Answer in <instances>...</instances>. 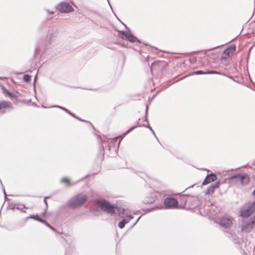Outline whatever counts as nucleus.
<instances>
[{"label":"nucleus","mask_w":255,"mask_h":255,"mask_svg":"<svg viewBox=\"0 0 255 255\" xmlns=\"http://www.w3.org/2000/svg\"><path fill=\"white\" fill-rule=\"evenodd\" d=\"M47 11H48V12H49L50 14H53L54 13L53 11H49V10H47Z\"/></svg>","instance_id":"29"},{"label":"nucleus","mask_w":255,"mask_h":255,"mask_svg":"<svg viewBox=\"0 0 255 255\" xmlns=\"http://www.w3.org/2000/svg\"><path fill=\"white\" fill-rule=\"evenodd\" d=\"M147 106L146 107V114H147Z\"/></svg>","instance_id":"34"},{"label":"nucleus","mask_w":255,"mask_h":255,"mask_svg":"<svg viewBox=\"0 0 255 255\" xmlns=\"http://www.w3.org/2000/svg\"><path fill=\"white\" fill-rule=\"evenodd\" d=\"M77 119H78V118H77ZM79 120L80 121H82V120H81V119H79ZM82 121H83V120H82Z\"/></svg>","instance_id":"36"},{"label":"nucleus","mask_w":255,"mask_h":255,"mask_svg":"<svg viewBox=\"0 0 255 255\" xmlns=\"http://www.w3.org/2000/svg\"><path fill=\"white\" fill-rule=\"evenodd\" d=\"M49 198L48 197H45V198H44V202L45 203V205H46V207H48V204H47V201H46V199L47 198Z\"/></svg>","instance_id":"27"},{"label":"nucleus","mask_w":255,"mask_h":255,"mask_svg":"<svg viewBox=\"0 0 255 255\" xmlns=\"http://www.w3.org/2000/svg\"><path fill=\"white\" fill-rule=\"evenodd\" d=\"M12 108V104L9 101H0V115L4 113L8 108Z\"/></svg>","instance_id":"8"},{"label":"nucleus","mask_w":255,"mask_h":255,"mask_svg":"<svg viewBox=\"0 0 255 255\" xmlns=\"http://www.w3.org/2000/svg\"><path fill=\"white\" fill-rule=\"evenodd\" d=\"M62 182H66L68 184V185H71V184L70 183V180L67 178H63L61 179Z\"/></svg>","instance_id":"24"},{"label":"nucleus","mask_w":255,"mask_h":255,"mask_svg":"<svg viewBox=\"0 0 255 255\" xmlns=\"http://www.w3.org/2000/svg\"><path fill=\"white\" fill-rule=\"evenodd\" d=\"M255 211V202H249L241 209L240 215L242 217H248Z\"/></svg>","instance_id":"4"},{"label":"nucleus","mask_w":255,"mask_h":255,"mask_svg":"<svg viewBox=\"0 0 255 255\" xmlns=\"http://www.w3.org/2000/svg\"><path fill=\"white\" fill-rule=\"evenodd\" d=\"M98 203L103 211L111 215L113 214L116 211H117L120 215L125 214V210L124 209L114 206L106 200L99 201Z\"/></svg>","instance_id":"1"},{"label":"nucleus","mask_w":255,"mask_h":255,"mask_svg":"<svg viewBox=\"0 0 255 255\" xmlns=\"http://www.w3.org/2000/svg\"><path fill=\"white\" fill-rule=\"evenodd\" d=\"M87 199L88 197L86 194H80L71 199L68 203V205L71 208H76L83 205Z\"/></svg>","instance_id":"2"},{"label":"nucleus","mask_w":255,"mask_h":255,"mask_svg":"<svg viewBox=\"0 0 255 255\" xmlns=\"http://www.w3.org/2000/svg\"><path fill=\"white\" fill-rule=\"evenodd\" d=\"M253 194L254 195V196L255 197V189L254 190V191H253Z\"/></svg>","instance_id":"31"},{"label":"nucleus","mask_w":255,"mask_h":255,"mask_svg":"<svg viewBox=\"0 0 255 255\" xmlns=\"http://www.w3.org/2000/svg\"><path fill=\"white\" fill-rule=\"evenodd\" d=\"M230 181L237 185H245L248 184L250 181V177L247 174H237L232 176Z\"/></svg>","instance_id":"3"},{"label":"nucleus","mask_w":255,"mask_h":255,"mask_svg":"<svg viewBox=\"0 0 255 255\" xmlns=\"http://www.w3.org/2000/svg\"><path fill=\"white\" fill-rule=\"evenodd\" d=\"M236 48V46L235 45H230L224 50V54L229 56L235 51Z\"/></svg>","instance_id":"15"},{"label":"nucleus","mask_w":255,"mask_h":255,"mask_svg":"<svg viewBox=\"0 0 255 255\" xmlns=\"http://www.w3.org/2000/svg\"><path fill=\"white\" fill-rule=\"evenodd\" d=\"M222 74L220 72L216 71H207L204 72L202 70L196 71L192 73L193 75H200V74Z\"/></svg>","instance_id":"14"},{"label":"nucleus","mask_w":255,"mask_h":255,"mask_svg":"<svg viewBox=\"0 0 255 255\" xmlns=\"http://www.w3.org/2000/svg\"><path fill=\"white\" fill-rule=\"evenodd\" d=\"M141 216L139 217L136 220V221L134 223V224H133L132 226H134L136 223L138 221V220H139V219L140 218Z\"/></svg>","instance_id":"28"},{"label":"nucleus","mask_w":255,"mask_h":255,"mask_svg":"<svg viewBox=\"0 0 255 255\" xmlns=\"http://www.w3.org/2000/svg\"><path fill=\"white\" fill-rule=\"evenodd\" d=\"M178 206L176 199L173 197H166L164 200V206H161L160 209H173Z\"/></svg>","instance_id":"6"},{"label":"nucleus","mask_w":255,"mask_h":255,"mask_svg":"<svg viewBox=\"0 0 255 255\" xmlns=\"http://www.w3.org/2000/svg\"><path fill=\"white\" fill-rule=\"evenodd\" d=\"M56 8L58 11L63 13H69L74 10L72 6L66 2H60L56 6Z\"/></svg>","instance_id":"7"},{"label":"nucleus","mask_w":255,"mask_h":255,"mask_svg":"<svg viewBox=\"0 0 255 255\" xmlns=\"http://www.w3.org/2000/svg\"><path fill=\"white\" fill-rule=\"evenodd\" d=\"M136 126H134V127H131L130 128H129L126 132V134H127L130 131H131V130H132L133 129H134L135 128H136Z\"/></svg>","instance_id":"26"},{"label":"nucleus","mask_w":255,"mask_h":255,"mask_svg":"<svg viewBox=\"0 0 255 255\" xmlns=\"http://www.w3.org/2000/svg\"><path fill=\"white\" fill-rule=\"evenodd\" d=\"M71 116L74 117H75V116L73 115V114L72 113V115H70Z\"/></svg>","instance_id":"35"},{"label":"nucleus","mask_w":255,"mask_h":255,"mask_svg":"<svg viewBox=\"0 0 255 255\" xmlns=\"http://www.w3.org/2000/svg\"><path fill=\"white\" fill-rule=\"evenodd\" d=\"M145 120L147 122V126H145V125H142V126L147 127L150 130V131L152 132V133L154 134V135L156 137L155 133L154 130L152 129V128L149 126L148 121L146 119H145ZM137 126H138V127H140V126H142L141 125L139 124V123L138 122L137 123Z\"/></svg>","instance_id":"18"},{"label":"nucleus","mask_w":255,"mask_h":255,"mask_svg":"<svg viewBox=\"0 0 255 255\" xmlns=\"http://www.w3.org/2000/svg\"><path fill=\"white\" fill-rule=\"evenodd\" d=\"M47 227H48V228H49L50 229H51L52 230L56 232V230L55 228H54L53 227H52L51 225H50L47 222H45V223L44 224Z\"/></svg>","instance_id":"25"},{"label":"nucleus","mask_w":255,"mask_h":255,"mask_svg":"<svg viewBox=\"0 0 255 255\" xmlns=\"http://www.w3.org/2000/svg\"><path fill=\"white\" fill-rule=\"evenodd\" d=\"M220 185V182L217 181L216 182L212 184H211L210 186H208V187L207 189V190L206 191V194H211L213 193L215 189L217 188Z\"/></svg>","instance_id":"13"},{"label":"nucleus","mask_w":255,"mask_h":255,"mask_svg":"<svg viewBox=\"0 0 255 255\" xmlns=\"http://www.w3.org/2000/svg\"><path fill=\"white\" fill-rule=\"evenodd\" d=\"M216 179H217V176L215 174H214L213 173L208 174L206 176V177L205 178L204 180L203 181L202 184L203 185L208 184L212 181H214L215 180H216Z\"/></svg>","instance_id":"11"},{"label":"nucleus","mask_w":255,"mask_h":255,"mask_svg":"<svg viewBox=\"0 0 255 255\" xmlns=\"http://www.w3.org/2000/svg\"><path fill=\"white\" fill-rule=\"evenodd\" d=\"M125 221L122 220L120 221L118 224V226L120 228L123 229L125 226Z\"/></svg>","instance_id":"23"},{"label":"nucleus","mask_w":255,"mask_h":255,"mask_svg":"<svg viewBox=\"0 0 255 255\" xmlns=\"http://www.w3.org/2000/svg\"><path fill=\"white\" fill-rule=\"evenodd\" d=\"M1 89L2 90V93L5 97H8L10 99H15L17 98L15 94L10 92L8 90L6 89L3 86H1Z\"/></svg>","instance_id":"12"},{"label":"nucleus","mask_w":255,"mask_h":255,"mask_svg":"<svg viewBox=\"0 0 255 255\" xmlns=\"http://www.w3.org/2000/svg\"><path fill=\"white\" fill-rule=\"evenodd\" d=\"M255 229V216L242 221L241 232L249 233Z\"/></svg>","instance_id":"5"},{"label":"nucleus","mask_w":255,"mask_h":255,"mask_svg":"<svg viewBox=\"0 0 255 255\" xmlns=\"http://www.w3.org/2000/svg\"><path fill=\"white\" fill-rule=\"evenodd\" d=\"M3 192H4V195H6V193H5V192L4 188L3 189Z\"/></svg>","instance_id":"33"},{"label":"nucleus","mask_w":255,"mask_h":255,"mask_svg":"<svg viewBox=\"0 0 255 255\" xmlns=\"http://www.w3.org/2000/svg\"><path fill=\"white\" fill-rule=\"evenodd\" d=\"M17 209H20V208H16Z\"/></svg>","instance_id":"38"},{"label":"nucleus","mask_w":255,"mask_h":255,"mask_svg":"<svg viewBox=\"0 0 255 255\" xmlns=\"http://www.w3.org/2000/svg\"><path fill=\"white\" fill-rule=\"evenodd\" d=\"M5 78H6L5 77H0V80H3Z\"/></svg>","instance_id":"30"},{"label":"nucleus","mask_w":255,"mask_h":255,"mask_svg":"<svg viewBox=\"0 0 255 255\" xmlns=\"http://www.w3.org/2000/svg\"><path fill=\"white\" fill-rule=\"evenodd\" d=\"M53 107L59 108L62 109L63 110H64V111H65L66 113H67L69 115H72V113H71L68 110H67V109H66L64 107H61L59 106H54Z\"/></svg>","instance_id":"22"},{"label":"nucleus","mask_w":255,"mask_h":255,"mask_svg":"<svg viewBox=\"0 0 255 255\" xmlns=\"http://www.w3.org/2000/svg\"><path fill=\"white\" fill-rule=\"evenodd\" d=\"M45 49V43L44 41H41L37 44L36 48L35 51L36 53H39L40 51H43Z\"/></svg>","instance_id":"16"},{"label":"nucleus","mask_w":255,"mask_h":255,"mask_svg":"<svg viewBox=\"0 0 255 255\" xmlns=\"http://www.w3.org/2000/svg\"><path fill=\"white\" fill-rule=\"evenodd\" d=\"M234 169H231L230 171H234Z\"/></svg>","instance_id":"39"},{"label":"nucleus","mask_w":255,"mask_h":255,"mask_svg":"<svg viewBox=\"0 0 255 255\" xmlns=\"http://www.w3.org/2000/svg\"><path fill=\"white\" fill-rule=\"evenodd\" d=\"M232 224V219L230 218L223 217L220 221V224L221 226L228 228L230 227Z\"/></svg>","instance_id":"10"},{"label":"nucleus","mask_w":255,"mask_h":255,"mask_svg":"<svg viewBox=\"0 0 255 255\" xmlns=\"http://www.w3.org/2000/svg\"><path fill=\"white\" fill-rule=\"evenodd\" d=\"M17 209H20V208H16Z\"/></svg>","instance_id":"37"},{"label":"nucleus","mask_w":255,"mask_h":255,"mask_svg":"<svg viewBox=\"0 0 255 255\" xmlns=\"http://www.w3.org/2000/svg\"><path fill=\"white\" fill-rule=\"evenodd\" d=\"M133 218V216L131 215L128 216L125 219H123V221H125V223H128Z\"/></svg>","instance_id":"21"},{"label":"nucleus","mask_w":255,"mask_h":255,"mask_svg":"<svg viewBox=\"0 0 255 255\" xmlns=\"http://www.w3.org/2000/svg\"><path fill=\"white\" fill-rule=\"evenodd\" d=\"M51 37L50 38L49 40V43H50L51 42Z\"/></svg>","instance_id":"32"},{"label":"nucleus","mask_w":255,"mask_h":255,"mask_svg":"<svg viewBox=\"0 0 255 255\" xmlns=\"http://www.w3.org/2000/svg\"><path fill=\"white\" fill-rule=\"evenodd\" d=\"M231 236H232L235 243L240 244L242 242H243V240L242 239L238 238L237 237V236L234 234H232Z\"/></svg>","instance_id":"17"},{"label":"nucleus","mask_w":255,"mask_h":255,"mask_svg":"<svg viewBox=\"0 0 255 255\" xmlns=\"http://www.w3.org/2000/svg\"><path fill=\"white\" fill-rule=\"evenodd\" d=\"M120 32L122 34V38L123 39L125 38L128 41L131 42H135L137 40V38L135 36H133V35H132L131 34L129 33L127 31H121Z\"/></svg>","instance_id":"9"},{"label":"nucleus","mask_w":255,"mask_h":255,"mask_svg":"<svg viewBox=\"0 0 255 255\" xmlns=\"http://www.w3.org/2000/svg\"><path fill=\"white\" fill-rule=\"evenodd\" d=\"M23 80L26 82H28L31 80V76L29 75H24L23 77Z\"/></svg>","instance_id":"20"},{"label":"nucleus","mask_w":255,"mask_h":255,"mask_svg":"<svg viewBox=\"0 0 255 255\" xmlns=\"http://www.w3.org/2000/svg\"><path fill=\"white\" fill-rule=\"evenodd\" d=\"M37 217H38L37 216H31L30 217H27V218L28 219H29V218L34 219H35V220H37V221H39V222H41L42 223H44V224L45 223L46 221L45 220H44L43 219H40L39 218H37Z\"/></svg>","instance_id":"19"}]
</instances>
